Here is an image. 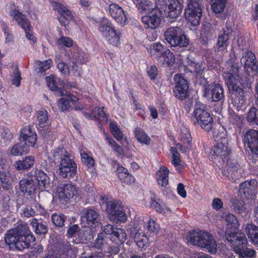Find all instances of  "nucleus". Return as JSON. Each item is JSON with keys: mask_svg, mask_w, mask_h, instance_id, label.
Returning <instances> with one entry per match:
<instances>
[{"mask_svg": "<svg viewBox=\"0 0 258 258\" xmlns=\"http://www.w3.org/2000/svg\"><path fill=\"white\" fill-rule=\"evenodd\" d=\"M34 161L33 156H28L15 161L13 165L17 171H28L33 166Z\"/></svg>", "mask_w": 258, "mask_h": 258, "instance_id": "obj_26", "label": "nucleus"}, {"mask_svg": "<svg viewBox=\"0 0 258 258\" xmlns=\"http://www.w3.org/2000/svg\"><path fill=\"white\" fill-rule=\"evenodd\" d=\"M35 178L38 183L39 189L41 190H46L49 184L48 176L41 170H37L35 173Z\"/></svg>", "mask_w": 258, "mask_h": 258, "instance_id": "obj_33", "label": "nucleus"}, {"mask_svg": "<svg viewBox=\"0 0 258 258\" xmlns=\"http://www.w3.org/2000/svg\"><path fill=\"white\" fill-rule=\"evenodd\" d=\"M110 128L113 137L118 141H120L123 138V135L114 122H110Z\"/></svg>", "mask_w": 258, "mask_h": 258, "instance_id": "obj_56", "label": "nucleus"}, {"mask_svg": "<svg viewBox=\"0 0 258 258\" xmlns=\"http://www.w3.org/2000/svg\"><path fill=\"white\" fill-rule=\"evenodd\" d=\"M106 137V140L108 144L111 147L112 149L119 155L123 154L124 150L123 148L117 144L116 142L111 138H109L107 134H104Z\"/></svg>", "mask_w": 258, "mask_h": 258, "instance_id": "obj_51", "label": "nucleus"}, {"mask_svg": "<svg viewBox=\"0 0 258 258\" xmlns=\"http://www.w3.org/2000/svg\"><path fill=\"white\" fill-rule=\"evenodd\" d=\"M135 241L141 248L146 249L149 246L148 238L143 233H136L134 236Z\"/></svg>", "mask_w": 258, "mask_h": 258, "instance_id": "obj_41", "label": "nucleus"}, {"mask_svg": "<svg viewBox=\"0 0 258 258\" xmlns=\"http://www.w3.org/2000/svg\"><path fill=\"white\" fill-rule=\"evenodd\" d=\"M0 180L4 188H9L13 181L11 173L9 170L3 172L0 171Z\"/></svg>", "mask_w": 258, "mask_h": 258, "instance_id": "obj_48", "label": "nucleus"}, {"mask_svg": "<svg viewBox=\"0 0 258 258\" xmlns=\"http://www.w3.org/2000/svg\"><path fill=\"white\" fill-rule=\"evenodd\" d=\"M38 125L41 127L48 124V115L45 109H41L36 113Z\"/></svg>", "mask_w": 258, "mask_h": 258, "instance_id": "obj_43", "label": "nucleus"}, {"mask_svg": "<svg viewBox=\"0 0 258 258\" xmlns=\"http://www.w3.org/2000/svg\"><path fill=\"white\" fill-rule=\"evenodd\" d=\"M232 31V28L228 26L223 29V33L219 36L217 43L219 51H223L227 49Z\"/></svg>", "mask_w": 258, "mask_h": 258, "instance_id": "obj_25", "label": "nucleus"}, {"mask_svg": "<svg viewBox=\"0 0 258 258\" xmlns=\"http://www.w3.org/2000/svg\"><path fill=\"white\" fill-rule=\"evenodd\" d=\"M26 224H20L14 229L8 231L5 235V242L10 248H16L19 250H23L29 247L30 243L35 241Z\"/></svg>", "mask_w": 258, "mask_h": 258, "instance_id": "obj_2", "label": "nucleus"}, {"mask_svg": "<svg viewBox=\"0 0 258 258\" xmlns=\"http://www.w3.org/2000/svg\"><path fill=\"white\" fill-rule=\"evenodd\" d=\"M162 1L167 6L168 17L174 19L180 15L183 7L182 0H162Z\"/></svg>", "mask_w": 258, "mask_h": 258, "instance_id": "obj_20", "label": "nucleus"}, {"mask_svg": "<svg viewBox=\"0 0 258 258\" xmlns=\"http://www.w3.org/2000/svg\"><path fill=\"white\" fill-rule=\"evenodd\" d=\"M161 13L159 10L154 8L149 11L148 14L142 17V22L147 28L155 29L161 23Z\"/></svg>", "mask_w": 258, "mask_h": 258, "instance_id": "obj_13", "label": "nucleus"}, {"mask_svg": "<svg viewBox=\"0 0 258 258\" xmlns=\"http://www.w3.org/2000/svg\"><path fill=\"white\" fill-rule=\"evenodd\" d=\"M242 227L246 232L250 241L253 244L258 245V226L250 223H246Z\"/></svg>", "mask_w": 258, "mask_h": 258, "instance_id": "obj_29", "label": "nucleus"}, {"mask_svg": "<svg viewBox=\"0 0 258 258\" xmlns=\"http://www.w3.org/2000/svg\"><path fill=\"white\" fill-rule=\"evenodd\" d=\"M56 44L59 48L70 47L73 46L74 41L70 37L62 36L56 40Z\"/></svg>", "mask_w": 258, "mask_h": 258, "instance_id": "obj_50", "label": "nucleus"}, {"mask_svg": "<svg viewBox=\"0 0 258 258\" xmlns=\"http://www.w3.org/2000/svg\"><path fill=\"white\" fill-rule=\"evenodd\" d=\"M60 96L63 97L58 101V107L62 111L67 110L70 108H77L78 98L64 90H60Z\"/></svg>", "mask_w": 258, "mask_h": 258, "instance_id": "obj_11", "label": "nucleus"}, {"mask_svg": "<svg viewBox=\"0 0 258 258\" xmlns=\"http://www.w3.org/2000/svg\"><path fill=\"white\" fill-rule=\"evenodd\" d=\"M174 81L176 84L174 94L176 97L183 100L187 96L188 91L187 82L181 74H176L174 77Z\"/></svg>", "mask_w": 258, "mask_h": 258, "instance_id": "obj_15", "label": "nucleus"}, {"mask_svg": "<svg viewBox=\"0 0 258 258\" xmlns=\"http://www.w3.org/2000/svg\"><path fill=\"white\" fill-rule=\"evenodd\" d=\"M89 117L91 119L94 118H97L99 120H102L106 119L105 113L103 108L99 107H95L94 108L92 115H89Z\"/></svg>", "mask_w": 258, "mask_h": 258, "instance_id": "obj_54", "label": "nucleus"}, {"mask_svg": "<svg viewBox=\"0 0 258 258\" xmlns=\"http://www.w3.org/2000/svg\"><path fill=\"white\" fill-rule=\"evenodd\" d=\"M254 181H246L241 183L239 185V193L240 196L243 195L245 198H248L253 193L254 190Z\"/></svg>", "mask_w": 258, "mask_h": 258, "instance_id": "obj_35", "label": "nucleus"}, {"mask_svg": "<svg viewBox=\"0 0 258 258\" xmlns=\"http://www.w3.org/2000/svg\"><path fill=\"white\" fill-rule=\"evenodd\" d=\"M51 5L54 10L57 12L66 20L70 21L73 19L71 12L63 5L57 2H52Z\"/></svg>", "mask_w": 258, "mask_h": 258, "instance_id": "obj_31", "label": "nucleus"}, {"mask_svg": "<svg viewBox=\"0 0 258 258\" xmlns=\"http://www.w3.org/2000/svg\"><path fill=\"white\" fill-rule=\"evenodd\" d=\"M53 156L60 160L58 165V174L64 178L74 177L77 173V167L71 154L61 147L54 151Z\"/></svg>", "mask_w": 258, "mask_h": 258, "instance_id": "obj_3", "label": "nucleus"}, {"mask_svg": "<svg viewBox=\"0 0 258 258\" xmlns=\"http://www.w3.org/2000/svg\"><path fill=\"white\" fill-rule=\"evenodd\" d=\"M226 0H211V7L215 13L222 12L225 8Z\"/></svg>", "mask_w": 258, "mask_h": 258, "instance_id": "obj_49", "label": "nucleus"}, {"mask_svg": "<svg viewBox=\"0 0 258 258\" xmlns=\"http://www.w3.org/2000/svg\"><path fill=\"white\" fill-rule=\"evenodd\" d=\"M69 237H75L77 243L85 242L87 240H90L93 236L89 235L88 231L85 227L83 230H80L77 225H74L70 227L67 233Z\"/></svg>", "mask_w": 258, "mask_h": 258, "instance_id": "obj_19", "label": "nucleus"}, {"mask_svg": "<svg viewBox=\"0 0 258 258\" xmlns=\"http://www.w3.org/2000/svg\"><path fill=\"white\" fill-rule=\"evenodd\" d=\"M225 221L226 223V229L225 231V237L229 242L236 239L239 233H242L240 231L234 232V231L239 226L238 219L233 214L226 213L224 216Z\"/></svg>", "mask_w": 258, "mask_h": 258, "instance_id": "obj_10", "label": "nucleus"}, {"mask_svg": "<svg viewBox=\"0 0 258 258\" xmlns=\"http://www.w3.org/2000/svg\"><path fill=\"white\" fill-rule=\"evenodd\" d=\"M45 80L47 86L51 90L57 91L60 89L61 87L65 86L64 82L54 75L47 76Z\"/></svg>", "mask_w": 258, "mask_h": 258, "instance_id": "obj_32", "label": "nucleus"}, {"mask_svg": "<svg viewBox=\"0 0 258 258\" xmlns=\"http://www.w3.org/2000/svg\"><path fill=\"white\" fill-rule=\"evenodd\" d=\"M227 139L222 138L220 142L217 143L216 145L212 149V155L214 157H219L221 159L225 158L229 155L230 151L227 145Z\"/></svg>", "mask_w": 258, "mask_h": 258, "instance_id": "obj_22", "label": "nucleus"}, {"mask_svg": "<svg viewBox=\"0 0 258 258\" xmlns=\"http://www.w3.org/2000/svg\"><path fill=\"white\" fill-rule=\"evenodd\" d=\"M31 225L37 234L44 235L47 231V228L46 225L42 223H39L35 218L31 220Z\"/></svg>", "mask_w": 258, "mask_h": 258, "instance_id": "obj_46", "label": "nucleus"}, {"mask_svg": "<svg viewBox=\"0 0 258 258\" xmlns=\"http://www.w3.org/2000/svg\"><path fill=\"white\" fill-rule=\"evenodd\" d=\"M233 210L238 214H246L247 212L245 203L243 200L236 199L232 201Z\"/></svg>", "mask_w": 258, "mask_h": 258, "instance_id": "obj_44", "label": "nucleus"}, {"mask_svg": "<svg viewBox=\"0 0 258 258\" xmlns=\"http://www.w3.org/2000/svg\"><path fill=\"white\" fill-rule=\"evenodd\" d=\"M127 239V234L122 229L115 228L111 236V240L117 243H123Z\"/></svg>", "mask_w": 258, "mask_h": 258, "instance_id": "obj_36", "label": "nucleus"}, {"mask_svg": "<svg viewBox=\"0 0 258 258\" xmlns=\"http://www.w3.org/2000/svg\"><path fill=\"white\" fill-rule=\"evenodd\" d=\"M147 230L152 233H157L159 230V225L156 224L154 220L150 218L149 219L146 225Z\"/></svg>", "mask_w": 258, "mask_h": 258, "instance_id": "obj_63", "label": "nucleus"}, {"mask_svg": "<svg viewBox=\"0 0 258 258\" xmlns=\"http://www.w3.org/2000/svg\"><path fill=\"white\" fill-rule=\"evenodd\" d=\"M86 149H82L80 152L82 161L88 167H92L94 165V159L86 152Z\"/></svg>", "mask_w": 258, "mask_h": 258, "instance_id": "obj_55", "label": "nucleus"}, {"mask_svg": "<svg viewBox=\"0 0 258 258\" xmlns=\"http://www.w3.org/2000/svg\"><path fill=\"white\" fill-rule=\"evenodd\" d=\"M78 194V189L76 186L72 184H61L57 186L56 191V197L59 200L71 199Z\"/></svg>", "mask_w": 258, "mask_h": 258, "instance_id": "obj_18", "label": "nucleus"}, {"mask_svg": "<svg viewBox=\"0 0 258 258\" xmlns=\"http://www.w3.org/2000/svg\"><path fill=\"white\" fill-rule=\"evenodd\" d=\"M52 64V60L50 59L45 61H37L35 63L36 69L39 72H44L49 69Z\"/></svg>", "mask_w": 258, "mask_h": 258, "instance_id": "obj_53", "label": "nucleus"}, {"mask_svg": "<svg viewBox=\"0 0 258 258\" xmlns=\"http://www.w3.org/2000/svg\"><path fill=\"white\" fill-rule=\"evenodd\" d=\"M84 216L87 222L88 227L86 229L88 231L89 235H92L99 229L100 223L99 222L98 213L93 209H86Z\"/></svg>", "mask_w": 258, "mask_h": 258, "instance_id": "obj_14", "label": "nucleus"}, {"mask_svg": "<svg viewBox=\"0 0 258 258\" xmlns=\"http://www.w3.org/2000/svg\"><path fill=\"white\" fill-rule=\"evenodd\" d=\"M36 135V134L30 126H26L22 130L20 138L21 139H27L28 137Z\"/></svg>", "mask_w": 258, "mask_h": 258, "instance_id": "obj_64", "label": "nucleus"}, {"mask_svg": "<svg viewBox=\"0 0 258 258\" xmlns=\"http://www.w3.org/2000/svg\"><path fill=\"white\" fill-rule=\"evenodd\" d=\"M236 239L230 242L233 251L238 255L239 258H255V251L250 247H246L248 242L244 233H240Z\"/></svg>", "mask_w": 258, "mask_h": 258, "instance_id": "obj_6", "label": "nucleus"}, {"mask_svg": "<svg viewBox=\"0 0 258 258\" xmlns=\"http://www.w3.org/2000/svg\"><path fill=\"white\" fill-rule=\"evenodd\" d=\"M95 246L99 249H102V253L103 252L104 250H106L107 245L102 234H100L98 235L95 243Z\"/></svg>", "mask_w": 258, "mask_h": 258, "instance_id": "obj_61", "label": "nucleus"}, {"mask_svg": "<svg viewBox=\"0 0 258 258\" xmlns=\"http://www.w3.org/2000/svg\"><path fill=\"white\" fill-rule=\"evenodd\" d=\"M170 151L172 155V163L174 166H183L181 160L180 158L179 154L178 153L176 148L171 147Z\"/></svg>", "mask_w": 258, "mask_h": 258, "instance_id": "obj_52", "label": "nucleus"}, {"mask_svg": "<svg viewBox=\"0 0 258 258\" xmlns=\"http://www.w3.org/2000/svg\"><path fill=\"white\" fill-rule=\"evenodd\" d=\"M242 172V169L234 160H227V177L229 180L235 182L240 177Z\"/></svg>", "mask_w": 258, "mask_h": 258, "instance_id": "obj_23", "label": "nucleus"}, {"mask_svg": "<svg viewBox=\"0 0 258 258\" xmlns=\"http://www.w3.org/2000/svg\"><path fill=\"white\" fill-rule=\"evenodd\" d=\"M117 166L116 173L118 178L122 182L127 184H131L135 182V177L128 172L126 168L122 166H120L118 164H117Z\"/></svg>", "mask_w": 258, "mask_h": 258, "instance_id": "obj_30", "label": "nucleus"}, {"mask_svg": "<svg viewBox=\"0 0 258 258\" xmlns=\"http://www.w3.org/2000/svg\"><path fill=\"white\" fill-rule=\"evenodd\" d=\"M246 119L250 124L258 125V108L250 107L247 112Z\"/></svg>", "mask_w": 258, "mask_h": 258, "instance_id": "obj_47", "label": "nucleus"}, {"mask_svg": "<svg viewBox=\"0 0 258 258\" xmlns=\"http://www.w3.org/2000/svg\"><path fill=\"white\" fill-rule=\"evenodd\" d=\"M137 8L144 12L150 11L154 8L153 3L149 0H132Z\"/></svg>", "mask_w": 258, "mask_h": 258, "instance_id": "obj_45", "label": "nucleus"}, {"mask_svg": "<svg viewBox=\"0 0 258 258\" xmlns=\"http://www.w3.org/2000/svg\"><path fill=\"white\" fill-rule=\"evenodd\" d=\"M187 70L191 72L194 73L195 74L198 75H201L203 71L204 66L199 63H196L194 59H190L189 57L187 58Z\"/></svg>", "mask_w": 258, "mask_h": 258, "instance_id": "obj_42", "label": "nucleus"}, {"mask_svg": "<svg viewBox=\"0 0 258 258\" xmlns=\"http://www.w3.org/2000/svg\"><path fill=\"white\" fill-rule=\"evenodd\" d=\"M22 78L21 77V73L19 72L17 67L15 68L12 75L11 81L13 85L17 87H19L21 84Z\"/></svg>", "mask_w": 258, "mask_h": 258, "instance_id": "obj_58", "label": "nucleus"}, {"mask_svg": "<svg viewBox=\"0 0 258 258\" xmlns=\"http://www.w3.org/2000/svg\"><path fill=\"white\" fill-rule=\"evenodd\" d=\"M71 59L73 62L85 63L87 61V57L84 52L79 48H74Z\"/></svg>", "mask_w": 258, "mask_h": 258, "instance_id": "obj_39", "label": "nucleus"}, {"mask_svg": "<svg viewBox=\"0 0 258 258\" xmlns=\"http://www.w3.org/2000/svg\"><path fill=\"white\" fill-rule=\"evenodd\" d=\"M166 49L161 43L157 42L151 44L149 47V52L152 56L161 58V55Z\"/></svg>", "mask_w": 258, "mask_h": 258, "instance_id": "obj_37", "label": "nucleus"}, {"mask_svg": "<svg viewBox=\"0 0 258 258\" xmlns=\"http://www.w3.org/2000/svg\"><path fill=\"white\" fill-rule=\"evenodd\" d=\"M134 134L138 141L142 144L149 145L151 139L149 136L142 129L136 128L134 131Z\"/></svg>", "mask_w": 258, "mask_h": 258, "instance_id": "obj_38", "label": "nucleus"}, {"mask_svg": "<svg viewBox=\"0 0 258 258\" xmlns=\"http://www.w3.org/2000/svg\"><path fill=\"white\" fill-rule=\"evenodd\" d=\"M204 96L211 98L213 101H217L224 98V90L219 84L208 85L205 88Z\"/></svg>", "mask_w": 258, "mask_h": 258, "instance_id": "obj_21", "label": "nucleus"}, {"mask_svg": "<svg viewBox=\"0 0 258 258\" xmlns=\"http://www.w3.org/2000/svg\"><path fill=\"white\" fill-rule=\"evenodd\" d=\"M244 140L253 154V158L255 161H258V132L254 130L248 131L244 136Z\"/></svg>", "mask_w": 258, "mask_h": 258, "instance_id": "obj_17", "label": "nucleus"}, {"mask_svg": "<svg viewBox=\"0 0 258 258\" xmlns=\"http://www.w3.org/2000/svg\"><path fill=\"white\" fill-rule=\"evenodd\" d=\"M188 241L211 254L217 251V243L213 236L204 231H194L188 237Z\"/></svg>", "mask_w": 258, "mask_h": 258, "instance_id": "obj_4", "label": "nucleus"}, {"mask_svg": "<svg viewBox=\"0 0 258 258\" xmlns=\"http://www.w3.org/2000/svg\"><path fill=\"white\" fill-rule=\"evenodd\" d=\"M109 13L112 18L121 25H124L126 21V16L123 9L116 4H111L109 6Z\"/></svg>", "mask_w": 258, "mask_h": 258, "instance_id": "obj_24", "label": "nucleus"}, {"mask_svg": "<svg viewBox=\"0 0 258 258\" xmlns=\"http://www.w3.org/2000/svg\"><path fill=\"white\" fill-rule=\"evenodd\" d=\"M223 76L229 90L235 93V98L233 102L237 110L241 109L245 103V94L246 89H249L251 84L247 78H243L239 74L238 66L229 60L223 69Z\"/></svg>", "mask_w": 258, "mask_h": 258, "instance_id": "obj_1", "label": "nucleus"}, {"mask_svg": "<svg viewBox=\"0 0 258 258\" xmlns=\"http://www.w3.org/2000/svg\"><path fill=\"white\" fill-rule=\"evenodd\" d=\"M10 154L13 156H22L25 151L24 146L21 144H17L14 145L10 150Z\"/></svg>", "mask_w": 258, "mask_h": 258, "instance_id": "obj_57", "label": "nucleus"}, {"mask_svg": "<svg viewBox=\"0 0 258 258\" xmlns=\"http://www.w3.org/2000/svg\"><path fill=\"white\" fill-rule=\"evenodd\" d=\"M166 41L173 47H185L188 44V40L182 30L177 27L168 28L164 32Z\"/></svg>", "mask_w": 258, "mask_h": 258, "instance_id": "obj_7", "label": "nucleus"}, {"mask_svg": "<svg viewBox=\"0 0 258 258\" xmlns=\"http://www.w3.org/2000/svg\"><path fill=\"white\" fill-rule=\"evenodd\" d=\"M51 219L53 224L58 227H61L63 225L65 218L64 215L60 214H53L51 216Z\"/></svg>", "mask_w": 258, "mask_h": 258, "instance_id": "obj_62", "label": "nucleus"}, {"mask_svg": "<svg viewBox=\"0 0 258 258\" xmlns=\"http://www.w3.org/2000/svg\"><path fill=\"white\" fill-rule=\"evenodd\" d=\"M9 15L23 29H26L30 25L26 16L17 10H11Z\"/></svg>", "mask_w": 258, "mask_h": 258, "instance_id": "obj_27", "label": "nucleus"}, {"mask_svg": "<svg viewBox=\"0 0 258 258\" xmlns=\"http://www.w3.org/2000/svg\"><path fill=\"white\" fill-rule=\"evenodd\" d=\"M13 137V136L10 131L8 130H3L0 133V142L4 144H8Z\"/></svg>", "mask_w": 258, "mask_h": 258, "instance_id": "obj_60", "label": "nucleus"}, {"mask_svg": "<svg viewBox=\"0 0 258 258\" xmlns=\"http://www.w3.org/2000/svg\"><path fill=\"white\" fill-rule=\"evenodd\" d=\"M185 17L186 20L193 26L200 24L202 16V10L199 4L195 1H191L185 10Z\"/></svg>", "mask_w": 258, "mask_h": 258, "instance_id": "obj_9", "label": "nucleus"}, {"mask_svg": "<svg viewBox=\"0 0 258 258\" xmlns=\"http://www.w3.org/2000/svg\"><path fill=\"white\" fill-rule=\"evenodd\" d=\"M161 56V58L159 59L163 64L169 67L172 66L174 64L175 57L173 53L169 49H166L165 50Z\"/></svg>", "mask_w": 258, "mask_h": 258, "instance_id": "obj_40", "label": "nucleus"}, {"mask_svg": "<svg viewBox=\"0 0 258 258\" xmlns=\"http://www.w3.org/2000/svg\"><path fill=\"white\" fill-rule=\"evenodd\" d=\"M107 251L104 250L103 252L101 253L102 255H92L90 258H100L103 256H108L110 254H117L119 251V249L118 246H114L106 248Z\"/></svg>", "mask_w": 258, "mask_h": 258, "instance_id": "obj_59", "label": "nucleus"}, {"mask_svg": "<svg viewBox=\"0 0 258 258\" xmlns=\"http://www.w3.org/2000/svg\"><path fill=\"white\" fill-rule=\"evenodd\" d=\"M106 211L108 218L114 223L124 222L127 220L123 209L115 201L108 202Z\"/></svg>", "mask_w": 258, "mask_h": 258, "instance_id": "obj_8", "label": "nucleus"}, {"mask_svg": "<svg viewBox=\"0 0 258 258\" xmlns=\"http://www.w3.org/2000/svg\"><path fill=\"white\" fill-rule=\"evenodd\" d=\"M169 170L165 167H161L157 172L156 179L158 184L165 186L168 183V174Z\"/></svg>", "mask_w": 258, "mask_h": 258, "instance_id": "obj_34", "label": "nucleus"}, {"mask_svg": "<svg viewBox=\"0 0 258 258\" xmlns=\"http://www.w3.org/2000/svg\"><path fill=\"white\" fill-rule=\"evenodd\" d=\"M195 123L200 125L204 130L209 131L212 128L213 118L207 111L202 108H197L194 111Z\"/></svg>", "mask_w": 258, "mask_h": 258, "instance_id": "obj_12", "label": "nucleus"}, {"mask_svg": "<svg viewBox=\"0 0 258 258\" xmlns=\"http://www.w3.org/2000/svg\"><path fill=\"white\" fill-rule=\"evenodd\" d=\"M241 63L244 64V69L249 75L253 76L257 74L258 66L255 61V56L252 52H245L241 59Z\"/></svg>", "mask_w": 258, "mask_h": 258, "instance_id": "obj_16", "label": "nucleus"}, {"mask_svg": "<svg viewBox=\"0 0 258 258\" xmlns=\"http://www.w3.org/2000/svg\"><path fill=\"white\" fill-rule=\"evenodd\" d=\"M98 30L108 45L117 47L120 44L121 33L115 29L111 21L107 18H102L99 22Z\"/></svg>", "mask_w": 258, "mask_h": 258, "instance_id": "obj_5", "label": "nucleus"}, {"mask_svg": "<svg viewBox=\"0 0 258 258\" xmlns=\"http://www.w3.org/2000/svg\"><path fill=\"white\" fill-rule=\"evenodd\" d=\"M20 189L22 192L30 195L35 189V185L32 177L28 176L20 181Z\"/></svg>", "mask_w": 258, "mask_h": 258, "instance_id": "obj_28", "label": "nucleus"}]
</instances>
